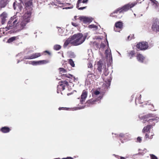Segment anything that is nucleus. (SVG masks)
<instances>
[{"label": "nucleus", "mask_w": 159, "mask_h": 159, "mask_svg": "<svg viewBox=\"0 0 159 159\" xmlns=\"http://www.w3.org/2000/svg\"><path fill=\"white\" fill-rule=\"evenodd\" d=\"M86 36H83L82 33H78L74 34L71 37L73 41L71 44L74 46H77L82 43L85 40Z\"/></svg>", "instance_id": "1"}, {"label": "nucleus", "mask_w": 159, "mask_h": 159, "mask_svg": "<svg viewBox=\"0 0 159 159\" xmlns=\"http://www.w3.org/2000/svg\"><path fill=\"white\" fill-rule=\"evenodd\" d=\"M19 23L18 17L16 15L11 17L8 21L7 26L6 28L7 30H10L13 28L14 26H16Z\"/></svg>", "instance_id": "2"}, {"label": "nucleus", "mask_w": 159, "mask_h": 159, "mask_svg": "<svg viewBox=\"0 0 159 159\" xmlns=\"http://www.w3.org/2000/svg\"><path fill=\"white\" fill-rule=\"evenodd\" d=\"M31 15L30 13H25L23 18V19L20 23V26L22 29H25L26 28V25L30 21Z\"/></svg>", "instance_id": "3"}, {"label": "nucleus", "mask_w": 159, "mask_h": 159, "mask_svg": "<svg viewBox=\"0 0 159 159\" xmlns=\"http://www.w3.org/2000/svg\"><path fill=\"white\" fill-rule=\"evenodd\" d=\"M97 69L99 72H101L103 71V74L105 76H107L108 75V72L107 69L106 68V64L104 63L102 61L100 60L97 63Z\"/></svg>", "instance_id": "4"}, {"label": "nucleus", "mask_w": 159, "mask_h": 159, "mask_svg": "<svg viewBox=\"0 0 159 159\" xmlns=\"http://www.w3.org/2000/svg\"><path fill=\"white\" fill-rule=\"evenodd\" d=\"M25 8L27 11L25 13H29L30 12L31 15L33 7L32 0H27L25 3Z\"/></svg>", "instance_id": "5"}, {"label": "nucleus", "mask_w": 159, "mask_h": 159, "mask_svg": "<svg viewBox=\"0 0 159 159\" xmlns=\"http://www.w3.org/2000/svg\"><path fill=\"white\" fill-rule=\"evenodd\" d=\"M68 85V82L66 81H61L59 82V85L57 87V92L59 93L60 92L65 89V87Z\"/></svg>", "instance_id": "6"}, {"label": "nucleus", "mask_w": 159, "mask_h": 159, "mask_svg": "<svg viewBox=\"0 0 159 159\" xmlns=\"http://www.w3.org/2000/svg\"><path fill=\"white\" fill-rule=\"evenodd\" d=\"M136 4V3H128L123 6L121 8H120V13L123 12L127 11L129 8L134 6Z\"/></svg>", "instance_id": "7"}, {"label": "nucleus", "mask_w": 159, "mask_h": 159, "mask_svg": "<svg viewBox=\"0 0 159 159\" xmlns=\"http://www.w3.org/2000/svg\"><path fill=\"white\" fill-rule=\"evenodd\" d=\"M137 48L140 50H145L147 49L148 46L146 42H142L139 43L136 45Z\"/></svg>", "instance_id": "8"}, {"label": "nucleus", "mask_w": 159, "mask_h": 159, "mask_svg": "<svg viewBox=\"0 0 159 159\" xmlns=\"http://www.w3.org/2000/svg\"><path fill=\"white\" fill-rule=\"evenodd\" d=\"M152 30L159 31V20L156 19L154 21L152 27Z\"/></svg>", "instance_id": "9"}, {"label": "nucleus", "mask_w": 159, "mask_h": 159, "mask_svg": "<svg viewBox=\"0 0 159 159\" xmlns=\"http://www.w3.org/2000/svg\"><path fill=\"white\" fill-rule=\"evenodd\" d=\"M79 20L83 22L84 23H90L92 21V19L91 18L86 17L84 16H80L79 17Z\"/></svg>", "instance_id": "10"}, {"label": "nucleus", "mask_w": 159, "mask_h": 159, "mask_svg": "<svg viewBox=\"0 0 159 159\" xmlns=\"http://www.w3.org/2000/svg\"><path fill=\"white\" fill-rule=\"evenodd\" d=\"M88 0H78L77 4L76 7L80 10H83L86 8V6L79 7V6H81V4L83 3H87Z\"/></svg>", "instance_id": "11"}, {"label": "nucleus", "mask_w": 159, "mask_h": 159, "mask_svg": "<svg viewBox=\"0 0 159 159\" xmlns=\"http://www.w3.org/2000/svg\"><path fill=\"white\" fill-rule=\"evenodd\" d=\"M41 53H35L31 55L30 56H25V58L26 59H33L41 56Z\"/></svg>", "instance_id": "12"}, {"label": "nucleus", "mask_w": 159, "mask_h": 159, "mask_svg": "<svg viewBox=\"0 0 159 159\" xmlns=\"http://www.w3.org/2000/svg\"><path fill=\"white\" fill-rule=\"evenodd\" d=\"M87 91L85 90H83L81 96V98L80 100V102L81 104H83V102H84L87 96Z\"/></svg>", "instance_id": "13"}, {"label": "nucleus", "mask_w": 159, "mask_h": 159, "mask_svg": "<svg viewBox=\"0 0 159 159\" xmlns=\"http://www.w3.org/2000/svg\"><path fill=\"white\" fill-rule=\"evenodd\" d=\"M7 14L5 12H3L0 15V17L1 19V23L2 24H4L6 20V18H7Z\"/></svg>", "instance_id": "14"}, {"label": "nucleus", "mask_w": 159, "mask_h": 159, "mask_svg": "<svg viewBox=\"0 0 159 159\" xmlns=\"http://www.w3.org/2000/svg\"><path fill=\"white\" fill-rule=\"evenodd\" d=\"M10 0H0V7L1 9L4 7Z\"/></svg>", "instance_id": "15"}, {"label": "nucleus", "mask_w": 159, "mask_h": 159, "mask_svg": "<svg viewBox=\"0 0 159 159\" xmlns=\"http://www.w3.org/2000/svg\"><path fill=\"white\" fill-rule=\"evenodd\" d=\"M11 129L10 128L7 126H4L2 127L0 129V131L3 133H7L9 132Z\"/></svg>", "instance_id": "16"}, {"label": "nucleus", "mask_w": 159, "mask_h": 159, "mask_svg": "<svg viewBox=\"0 0 159 159\" xmlns=\"http://www.w3.org/2000/svg\"><path fill=\"white\" fill-rule=\"evenodd\" d=\"M89 72L87 75V79L89 80H93L95 78V75L92 72L89 71Z\"/></svg>", "instance_id": "17"}, {"label": "nucleus", "mask_w": 159, "mask_h": 159, "mask_svg": "<svg viewBox=\"0 0 159 159\" xmlns=\"http://www.w3.org/2000/svg\"><path fill=\"white\" fill-rule=\"evenodd\" d=\"M137 60L140 62H143L145 59V57L142 54H138L136 56Z\"/></svg>", "instance_id": "18"}, {"label": "nucleus", "mask_w": 159, "mask_h": 159, "mask_svg": "<svg viewBox=\"0 0 159 159\" xmlns=\"http://www.w3.org/2000/svg\"><path fill=\"white\" fill-rule=\"evenodd\" d=\"M19 39V36H14L9 38L7 41V43H11L14 42L15 41L18 40Z\"/></svg>", "instance_id": "19"}, {"label": "nucleus", "mask_w": 159, "mask_h": 159, "mask_svg": "<svg viewBox=\"0 0 159 159\" xmlns=\"http://www.w3.org/2000/svg\"><path fill=\"white\" fill-rule=\"evenodd\" d=\"M96 101V100L91 99L88 100L86 103L88 106H90V105L95 104Z\"/></svg>", "instance_id": "20"}, {"label": "nucleus", "mask_w": 159, "mask_h": 159, "mask_svg": "<svg viewBox=\"0 0 159 159\" xmlns=\"http://www.w3.org/2000/svg\"><path fill=\"white\" fill-rule=\"evenodd\" d=\"M73 40H72L71 39V37L70 38H68L65 42L63 45V47L64 48L66 47L70 43L71 44V42Z\"/></svg>", "instance_id": "21"}, {"label": "nucleus", "mask_w": 159, "mask_h": 159, "mask_svg": "<svg viewBox=\"0 0 159 159\" xmlns=\"http://www.w3.org/2000/svg\"><path fill=\"white\" fill-rule=\"evenodd\" d=\"M119 21L116 22L115 25L114 30L116 32H119Z\"/></svg>", "instance_id": "22"}, {"label": "nucleus", "mask_w": 159, "mask_h": 159, "mask_svg": "<svg viewBox=\"0 0 159 159\" xmlns=\"http://www.w3.org/2000/svg\"><path fill=\"white\" fill-rule=\"evenodd\" d=\"M148 116H145L144 117V120L143 121V123H144L146 122V121L147 122H152L153 120H154V119H148Z\"/></svg>", "instance_id": "23"}, {"label": "nucleus", "mask_w": 159, "mask_h": 159, "mask_svg": "<svg viewBox=\"0 0 159 159\" xmlns=\"http://www.w3.org/2000/svg\"><path fill=\"white\" fill-rule=\"evenodd\" d=\"M151 128V126L150 125H147L144 127L143 131V132H148L150 131V129Z\"/></svg>", "instance_id": "24"}, {"label": "nucleus", "mask_w": 159, "mask_h": 159, "mask_svg": "<svg viewBox=\"0 0 159 159\" xmlns=\"http://www.w3.org/2000/svg\"><path fill=\"white\" fill-rule=\"evenodd\" d=\"M152 133H151L150 132H149L148 133H147L145 135V137L146 138H148L150 139H152V136L153 135V134H152Z\"/></svg>", "instance_id": "25"}, {"label": "nucleus", "mask_w": 159, "mask_h": 159, "mask_svg": "<svg viewBox=\"0 0 159 159\" xmlns=\"http://www.w3.org/2000/svg\"><path fill=\"white\" fill-rule=\"evenodd\" d=\"M111 52H109L108 50L107 49L105 51V53L106 54V57H109V58H111V55L110 53Z\"/></svg>", "instance_id": "26"}, {"label": "nucleus", "mask_w": 159, "mask_h": 159, "mask_svg": "<svg viewBox=\"0 0 159 159\" xmlns=\"http://www.w3.org/2000/svg\"><path fill=\"white\" fill-rule=\"evenodd\" d=\"M61 47L59 45H55L54 46V49L55 50H58L61 48Z\"/></svg>", "instance_id": "27"}, {"label": "nucleus", "mask_w": 159, "mask_h": 159, "mask_svg": "<svg viewBox=\"0 0 159 159\" xmlns=\"http://www.w3.org/2000/svg\"><path fill=\"white\" fill-rule=\"evenodd\" d=\"M49 62L48 60H43L39 61V64H46Z\"/></svg>", "instance_id": "28"}, {"label": "nucleus", "mask_w": 159, "mask_h": 159, "mask_svg": "<svg viewBox=\"0 0 159 159\" xmlns=\"http://www.w3.org/2000/svg\"><path fill=\"white\" fill-rule=\"evenodd\" d=\"M128 56L130 57V58L134 55V51H131L128 52Z\"/></svg>", "instance_id": "29"}, {"label": "nucleus", "mask_w": 159, "mask_h": 159, "mask_svg": "<svg viewBox=\"0 0 159 159\" xmlns=\"http://www.w3.org/2000/svg\"><path fill=\"white\" fill-rule=\"evenodd\" d=\"M68 62L72 67H75V64H74V61L72 59H69Z\"/></svg>", "instance_id": "30"}, {"label": "nucleus", "mask_w": 159, "mask_h": 159, "mask_svg": "<svg viewBox=\"0 0 159 159\" xmlns=\"http://www.w3.org/2000/svg\"><path fill=\"white\" fill-rule=\"evenodd\" d=\"M62 77H66L69 78H71L72 79V78L73 77V76L72 75L70 74H63V75Z\"/></svg>", "instance_id": "31"}, {"label": "nucleus", "mask_w": 159, "mask_h": 159, "mask_svg": "<svg viewBox=\"0 0 159 159\" xmlns=\"http://www.w3.org/2000/svg\"><path fill=\"white\" fill-rule=\"evenodd\" d=\"M90 28H96L97 29L98 27L96 25H94V24L88 26Z\"/></svg>", "instance_id": "32"}, {"label": "nucleus", "mask_w": 159, "mask_h": 159, "mask_svg": "<svg viewBox=\"0 0 159 159\" xmlns=\"http://www.w3.org/2000/svg\"><path fill=\"white\" fill-rule=\"evenodd\" d=\"M59 70L61 73H65L66 72V70L63 68H60Z\"/></svg>", "instance_id": "33"}, {"label": "nucleus", "mask_w": 159, "mask_h": 159, "mask_svg": "<svg viewBox=\"0 0 159 159\" xmlns=\"http://www.w3.org/2000/svg\"><path fill=\"white\" fill-rule=\"evenodd\" d=\"M134 35L132 34L129 36L127 37V40L129 41L131 40L132 39L134 38Z\"/></svg>", "instance_id": "34"}, {"label": "nucleus", "mask_w": 159, "mask_h": 159, "mask_svg": "<svg viewBox=\"0 0 159 159\" xmlns=\"http://www.w3.org/2000/svg\"><path fill=\"white\" fill-rule=\"evenodd\" d=\"M126 136V135H125V134H120V140H121L120 139V137H121V138H123L124 139H127Z\"/></svg>", "instance_id": "35"}, {"label": "nucleus", "mask_w": 159, "mask_h": 159, "mask_svg": "<svg viewBox=\"0 0 159 159\" xmlns=\"http://www.w3.org/2000/svg\"><path fill=\"white\" fill-rule=\"evenodd\" d=\"M31 64L33 65H40L39 61H33L32 62Z\"/></svg>", "instance_id": "36"}, {"label": "nucleus", "mask_w": 159, "mask_h": 159, "mask_svg": "<svg viewBox=\"0 0 159 159\" xmlns=\"http://www.w3.org/2000/svg\"><path fill=\"white\" fill-rule=\"evenodd\" d=\"M71 25L75 27H77L79 26V24L77 23L71 22Z\"/></svg>", "instance_id": "37"}, {"label": "nucleus", "mask_w": 159, "mask_h": 159, "mask_svg": "<svg viewBox=\"0 0 159 159\" xmlns=\"http://www.w3.org/2000/svg\"><path fill=\"white\" fill-rule=\"evenodd\" d=\"M119 11V8H118L117 10L115 11L113 13H111V16H114L113 14L115 13H117Z\"/></svg>", "instance_id": "38"}, {"label": "nucleus", "mask_w": 159, "mask_h": 159, "mask_svg": "<svg viewBox=\"0 0 159 159\" xmlns=\"http://www.w3.org/2000/svg\"><path fill=\"white\" fill-rule=\"evenodd\" d=\"M88 68H92L93 67V65L90 62H89L88 64Z\"/></svg>", "instance_id": "39"}, {"label": "nucleus", "mask_w": 159, "mask_h": 159, "mask_svg": "<svg viewBox=\"0 0 159 159\" xmlns=\"http://www.w3.org/2000/svg\"><path fill=\"white\" fill-rule=\"evenodd\" d=\"M94 93L95 95H99L100 93V92L98 90H96L94 92Z\"/></svg>", "instance_id": "40"}, {"label": "nucleus", "mask_w": 159, "mask_h": 159, "mask_svg": "<svg viewBox=\"0 0 159 159\" xmlns=\"http://www.w3.org/2000/svg\"><path fill=\"white\" fill-rule=\"evenodd\" d=\"M105 46H106V45L104 43H101L100 45V47L101 48H103L105 47Z\"/></svg>", "instance_id": "41"}, {"label": "nucleus", "mask_w": 159, "mask_h": 159, "mask_svg": "<svg viewBox=\"0 0 159 159\" xmlns=\"http://www.w3.org/2000/svg\"><path fill=\"white\" fill-rule=\"evenodd\" d=\"M111 78L110 79H107V81L108 82V86H110V83L111 82Z\"/></svg>", "instance_id": "42"}, {"label": "nucleus", "mask_w": 159, "mask_h": 159, "mask_svg": "<svg viewBox=\"0 0 159 159\" xmlns=\"http://www.w3.org/2000/svg\"><path fill=\"white\" fill-rule=\"evenodd\" d=\"M68 108L66 107H60L59 108V110H67Z\"/></svg>", "instance_id": "43"}, {"label": "nucleus", "mask_w": 159, "mask_h": 159, "mask_svg": "<svg viewBox=\"0 0 159 159\" xmlns=\"http://www.w3.org/2000/svg\"><path fill=\"white\" fill-rule=\"evenodd\" d=\"M142 141L141 138L140 137H138L137 138V142L140 143Z\"/></svg>", "instance_id": "44"}, {"label": "nucleus", "mask_w": 159, "mask_h": 159, "mask_svg": "<svg viewBox=\"0 0 159 159\" xmlns=\"http://www.w3.org/2000/svg\"><path fill=\"white\" fill-rule=\"evenodd\" d=\"M151 159H157V158L155 156L153 155H152L151 156Z\"/></svg>", "instance_id": "45"}, {"label": "nucleus", "mask_w": 159, "mask_h": 159, "mask_svg": "<svg viewBox=\"0 0 159 159\" xmlns=\"http://www.w3.org/2000/svg\"><path fill=\"white\" fill-rule=\"evenodd\" d=\"M43 52H44V53H46L47 54H48L49 56H50L51 55V53L48 51H47V50L45 51H44Z\"/></svg>", "instance_id": "46"}, {"label": "nucleus", "mask_w": 159, "mask_h": 159, "mask_svg": "<svg viewBox=\"0 0 159 159\" xmlns=\"http://www.w3.org/2000/svg\"><path fill=\"white\" fill-rule=\"evenodd\" d=\"M17 3L16 2H14L13 4V6L15 10H16V4Z\"/></svg>", "instance_id": "47"}, {"label": "nucleus", "mask_w": 159, "mask_h": 159, "mask_svg": "<svg viewBox=\"0 0 159 159\" xmlns=\"http://www.w3.org/2000/svg\"><path fill=\"white\" fill-rule=\"evenodd\" d=\"M123 26V23L121 22L120 21V29L122 28Z\"/></svg>", "instance_id": "48"}, {"label": "nucleus", "mask_w": 159, "mask_h": 159, "mask_svg": "<svg viewBox=\"0 0 159 159\" xmlns=\"http://www.w3.org/2000/svg\"><path fill=\"white\" fill-rule=\"evenodd\" d=\"M77 16H75L74 17V19H73V21H75V20H76L77 19H79V18H77Z\"/></svg>", "instance_id": "49"}, {"label": "nucleus", "mask_w": 159, "mask_h": 159, "mask_svg": "<svg viewBox=\"0 0 159 159\" xmlns=\"http://www.w3.org/2000/svg\"><path fill=\"white\" fill-rule=\"evenodd\" d=\"M104 42L106 43H107V45H108V42L107 41V39H105L104 41Z\"/></svg>", "instance_id": "50"}, {"label": "nucleus", "mask_w": 159, "mask_h": 159, "mask_svg": "<svg viewBox=\"0 0 159 159\" xmlns=\"http://www.w3.org/2000/svg\"><path fill=\"white\" fill-rule=\"evenodd\" d=\"M120 158V159H126V158L124 157H121Z\"/></svg>", "instance_id": "51"}, {"label": "nucleus", "mask_w": 159, "mask_h": 159, "mask_svg": "<svg viewBox=\"0 0 159 159\" xmlns=\"http://www.w3.org/2000/svg\"><path fill=\"white\" fill-rule=\"evenodd\" d=\"M141 95H140L139 97V98H141Z\"/></svg>", "instance_id": "52"}, {"label": "nucleus", "mask_w": 159, "mask_h": 159, "mask_svg": "<svg viewBox=\"0 0 159 159\" xmlns=\"http://www.w3.org/2000/svg\"><path fill=\"white\" fill-rule=\"evenodd\" d=\"M121 142H122V143H123V141H121Z\"/></svg>", "instance_id": "53"}]
</instances>
